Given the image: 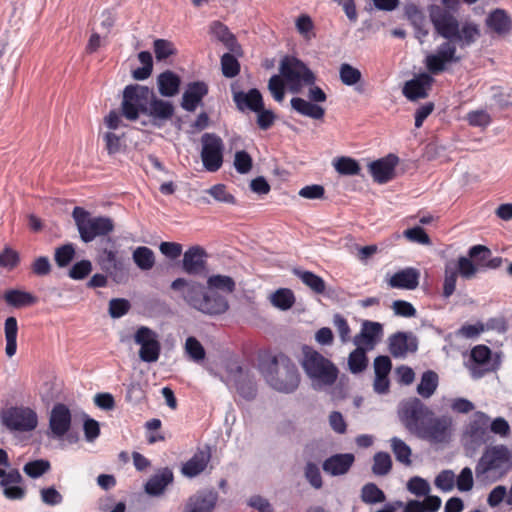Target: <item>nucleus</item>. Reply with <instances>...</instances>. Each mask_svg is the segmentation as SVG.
<instances>
[{"label": "nucleus", "instance_id": "1", "mask_svg": "<svg viewBox=\"0 0 512 512\" xmlns=\"http://www.w3.org/2000/svg\"><path fill=\"white\" fill-rule=\"evenodd\" d=\"M170 288L180 292L190 308L208 316H218L229 309L228 299L223 293H233L236 283L231 276L216 274L208 277L206 285L179 277L172 281Z\"/></svg>", "mask_w": 512, "mask_h": 512}, {"label": "nucleus", "instance_id": "2", "mask_svg": "<svg viewBox=\"0 0 512 512\" xmlns=\"http://www.w3.org/2000/svg\"><path fill=\"white\" fill-rule=\"evenodd\" d=\"M433 415V411L417 397L403 402L399 410V418L411 434L434 444L448 442L452 419Z\"/></svg>", "mask_w": 512, "mask_h": 512}, {"label": "nucleus", "instance_id": "3", "mask_svg": "<svg viewBox=\"0 0 512 512\" xmlns=\"http://www.w3.org/2000/svg\"><path fill=\"white\" fill-rule=\"evenodd\" d=\"M260 371L267 384L274 390L290 394L299 386L300 375L296 365L284 353L260 361Z\"/></svg>", "mask_w": 512, "mask_h": 512}, {"label": "nucleus", "instance_id": "4", "mask_svg": "<svg viewBox=\"0 0 512 512\" xmlns=\"http://www.w3.org/2000/svg\"><path fill=\"white\" fill-rule=\"evenodd\" d=\"M512 470V452L504 444L488 446L475 466V475L481 482H496Z\"/></svg>", "mask_w": 512, "mask_h": 512}, {"label": "nucleus", "instance_id": "5", "mask_svg": "<svg viewBox=\"0 0 512 512\" xmlns=\"http://www.w3.org/2000/svg\"><path fill=\"white\" fill-rule=\"evenodd\" d=\"M72 217L75 221L79 237L84 243H90L98 237L101 239L110 237L109 234L115 228L112 218L108 216H91L87 210L79 206L74 207Z\"/></svg>", "mask_w": 512, "mask_h": 512}, {"label": "nucleus", "instance_id": "6", "mask_svg": "<svg viewBox=\"0 0 512 512\" xmlns=\"http://www.w3.org/2000/svg\"><path fill=\"white\" fill-rule=\"evenodd\" d=\"M302 367L311 379L328 386L335 383L339 373L333 362L309 346L303 347Z\"/></svg>", "mask_w": 512, "mask_h": 512}, {"label": "nucleus", "instance_id": "7", "mask_svg": "<svg viewBox=\"0 0 512 512\" xmlns=\"http://www.w3.org/2000/svg\"><path fill=\"white\" fill-rule=\"evenodd\" d=\"M279 71L292 93H299L304 85L316 82L314 72L295 56L285 55L281 59Z\"/></svg>", "mask_w": 512, "mask_h": 512}, {"label": "nucleus", "instance_id": "8", "mask_svg": "<svg viewBox=\"0 0 512 512\" xmlns=\"http://www.w3.org/2000/svg\"><path fill=\"white\" fill-rule=\"evenodd\" d=\"M153 92L148 86L140 84L127 85L123 90L122 115L130 121L137 120L140 114L145 115Z\"/></svg>", "mask_w": 512, "mask_h": 512}, {"label": "nucleus", "instance_id": "9", "mask_svg": "<svg viewBox=\"0 0 512 512\" xmlns=\"http://www.w3.org/2000/svg\"><path fill=\"white\" fill-rule=\"evenodd\" d=\"M96 260L101 270L112 277L115 282L120 283L123 280L125 263L124 259L118 256L116 241L113 238L107 237L100 240Z\"/></svg>", "mask_w": 512, "mask_h": 512}, {"label": "nucleus", "instance_id": "10", "mask_svg": "<svg viewBox=\"0 0 512 512\" xmlns=\"http://www.w3.org/2000/svg\"><path fill=\"white\" fill-rule=\"evenodd\" d=\"M428 13L437 34L446 39V42L455 44V37L458 36L460 25L457 18L437 4L429 5Z\"/></svg>", "mask_w": 512, "mask_h": 512}, {"label": "nucleus", "instance_id": "11", "mask_svg": "<svg viewBox=\"0 0 512 512\" xmlns=\"http://www.w3.org/2000/svg\"><path fill=\"white\" fill-rule=\"evenodd\" d=\"M201 142V160L204 168L209 172L218 171L223 164L224 144L221 137L215 133H204Z\"/></svg>", "mask_w": 512, "mask_h": 512}, {"label": "nucleus", "instance_id": "12", "mask_svg": "<svg viewBox=\"0 0 512 512\" xmlns=\"http://www.w3.org/2000/svg\"><path fill=\"white\" fill-rule=\"evenodd\" d=\"M460 60L461 57L456 55V45L450 42H443L438 46L436 53L426 56L424 63L428 73L432 76L444 72L447 64L457 63Z\"/></svg>", "mask_w": 512, "mask_h": 512}, {"label": "nucleus", "instance_id": "13", "mask_svg": "<svg viewBox=\"0 0 512 512\" xmlns=\"http://www.w3.org/2000/svg\"><path fill=\"white\" fill-rule=\"evenodd\" d=\"M134 341L140 345L139 358L143 362L152 363L159 359L161 345L155 331L146 326L139 327L134 334Z\"/></svg>", "mask_w": 512, "mask_h": 512}, {"label": "nucleus", "instance_id": "14", "mask_svg": "<svg viewBox=\"0 0 512 512\" xmlns=\"http://www.w3.org/2000/svg\"><path fill=\"white\" fill-rule=\"evenodd\" d=\"M2 422L11 430L28 432L37 427L38 418L30 408L13 407L3 414Z\"/></svg>", "mask_w": 512, "mask_h": 512}, {"label": "nucleus", "instance_id": "15", "mask_svg": "<svg viewBox=\"0 0 512 512\" xmlns=\"http://www.w3.org/2000/svg\"><path fill=\"white\" fill-rule=\"evenodd\" d=\"M228 373L234 379L237 393L245 400L252 401L257 396V385L254 375L244 370L241 365L231 366Z\"/></svg>", "mask_w": 512, "mask_h": 512}, {"label": "nucleus", "instance_id": "16", "mask_svg": "<svg viewBox=\"0 0 512 512\" xmlns=\"http://www.w3.org/2000/svg\"><path fill=\"white\" fill-rule=\"evenodd\" d=\"M489 416L482 411H477L465 430L469 445L473 449L479 448L487 441V429Z\"/></svg>", "mask_w": 512, "mask_h": 512}, {"label": "nucleus", "instance_id": "17", "mask_svg": "<svg viewBox=\"0 0 512 512\" xmlns=\"http://www.w3.org/2000/svg\"><path fill=\"white\" fill-rule=\"evenodd\" d=\"M388 350L394 358L405 357L418 350V338L411 332L398 331L389 336Z\"/></svg>", "mask_w": 512, "mask_h": 512}, {"label": "nucleus", "instance_id": "18", "mask_svg": "<svg viewBox=\"0 0 512 512\" xmlns=\"http://www.w3.org/2000/svg\"><path fill=\"white\" fill-rule=\"evenodd\" d=\"M23 482V477L19 470L12 468L6 471L0 468V487L3 488L4 496L9 500H20L25 497V488L19 486Z\"/></svg>", "mask_w": 512, "mask_h": 512}, {"label": "nucleus", "instance_id": "19", "mask_svg": "<svg viewBox=\"0 0 512 512\" xmlns=\"http://www.w3.org/2000/svg\"><path fill=\"white\" fill-rule=\"evenodd\" d=\"M398 162V156L392 153L383 158L372 161L368 165V168L374 181L379 184H385L391 181L395 176V167Z\"/></svg>", "mask_w": 512, "mask_h": 512}, {"label": "nucleus", "instance_id": "20", "mask_svg": "<svg viewBox=\"0 0 512 512\" xmlns=\"http://www.w3.org/2000/svg\"><path fill=\"white\" fill-rule=\"evenodd\" d=\"M206 257L207 253L203 247L196 245L188 248L183 254V272L191 276L203 274L207 267Z\"/></svg>", "mask_w": 512, "mask_h": 512}, {"label": "nucleus", "instance_id": "21", "mask_svg": "<svg viewBox=\"0 0 512 512\" xmlns=\"http://www.w3.org/2000/svg\"><path fill=\"white\" fill-rule=\"evenodd\" d=\"M71 427V412L63 403H57L53 406L50 418L49 428L54 438H62Z\"/></svg>", "mask_w": 512, "mask_h": 512}, {"label": "nucleus", "instance_id": "22", "mask_svg": "<svg viewBox=\"0 0 512 512\" xmlns=\"http://www.w3.org/2000/svg\"><path fill=\"white\" fill-rule=\"evenodd\" d=\"M433 82L434 78L429 73H420L405 83L402 90L403 95L411 101L424 99L428 97Z\"/></svg>", "mask_w": 512, "mask_h": 512}, {"label": "nucleus", "instance_id": "23", "mask_svg": "<svg viewBox=\"0 0 512 512\" xmlns=\"http://www.w3.org/2000/svg\"><path fill=\"white\" fill-rule=\"evenodd\" d=\"M218 500V494L213 490H201L190 496L183 512H212Z\"/></svg>", "mask_w": 512, "mask_h": 512}, {"label": "nucleus", "instance_id": "24", "mask_svg": "<svg viewBox=\"0 0 512 512\" xmlns=\"http://www.w3.org/2000/svg\"><path fill=\"white\" fill-rule=\"evenodd\" d=\"M208 91L209 87L204 81L188 83L182 95L181 107L188 112H194L202 104V100L208 94Z\"/></svg>", "mask_w": 512, "mask_h": 512}, {"label": "nucleus", "instance_id": "25", "mask_svg": "<svg viewBox=\"0 0 512 512\" xmlns=\"http://www.w3.org/2000/svg\"><path fill=\"white\" fill-rule=\"evenodd\" d=\"M175 108L170 101L157 98L153 92L145 115L152 118V123L160 127L174 115Z\"/></svg>", "mask_w": 512, "mask_h": 512}, {"label": "nucleus", "instance_id": "26", "mask_svg": "<svg viewBox=\"0 0 512 512\" xmlns=\"http://www.w3.org/2000/svg\"><path fill=\"white\" fill-rule=\"evenodd\" d=\"M382 334L383 326L381 323L365 320L362 323L360 333L354 336L353 343L356 346L364 344L367 349H372L378 343Z\"/></svg>", "mask_w": 512, "mask_h": 512}, {"label": "nucleus", "instance_id": "27", "mask_svg": "<svg viewBox=\"0 0 512 512\" xmlns=\"http://www.w3.org/2000/svg\"><path fill=\"white\" fill-rule=\"evenodd\" d=\"M211 459V448L205 445L204 448L198 449L195 454L183 465V475L193 478L201 474L207 467Z\"/></svg>", "mask_w": 512, "mask_h": 512}, {"label": "nucleus", "instance_id": "28", "mask_svg": "<svg viewBox=\"0 0 512 512\" xmlns=\"http://www.w3.org/2000/svg\"><path fill=\"white\" fill-rule=\"evenodd\" d=\"M233 101L239 111L254 112L262 109L263 97L257 88H252L248 92L233 91Z\"/></svg>", "mask_w": 512, "mask_h": 512}, {"label": "nucleus", "instance_id": "29", "mask_svg": "<svg viewBox=\"0 0 512 512\" xmlns=\"http://www.w3.org/2000/svg\"><path fill=\"white\" fill-rule=\"evenodd\" d=\"M404 16L413 26L415 37L423 43V38L429 34L426 28V17L423 11L415 3H407L404 6Z\"/></svg>", "mask_w": 512, "mask_h": 512}, {"label": "nucleus", "instance_id": "30", "mask_svg": "<svg viewBox=\"0 0 512 512\" xmlns=\"http://www.w3.org/2000/svg\"><path fill=\"white\" fill-rule=\"evenodd\" d=\"M354 460L355 457L351 453L335 454L323 462L322 468L332 476L344 475L349 471Z\"/></svg>", "mask_w": 512, "mask_h": 512}, {"label": "nucleus", "instance_id": "31", "mask_svg": "<svg viewBox=\"0 0 512 512\" xmlns=\"http://www.w3.org/2000/svg\"><path fill=\"white\" fill-rule=\"evenodd\" d=\"M420 272L416 268H405L396 272L389 280L393 288L414 290L419 285Z\"/></svg>", "mask_w": 512, "mask_h": 512}, {"label": "nucleus", "instance_id": "32", "mask_svg": "<svg viewBox=\"0 0 512 512\" xmlns=\"http://www.w3.org/2000/svg\"><path fill=\"white\" fill-rule=\"evenodd\" d=\"M181 78L171 70H166L157 76L159 94L163 97H173L179 93Z\"/></svg>", "mask_w": 512, "mask_h": 512}, {"label": "nucleus", "instance_id": "33", "mask_svg": "<svg viewBox=\"0 0 512 512\" xmlns=\"http://www.w3.org/2000/svg\"><path fill=\"white\" fill-rule=\"evenodd\" d=\"M174 476L171 469L163 468L154 474L145 484V492L151 496L161 495L165 488L173 482Z\"/></svg>", "mask_w": 512, "mask_h": 512}, {"label": "nucleus", "instance_id": "34", "mask_svg": "<svg viewBox=\"0 0 512 512\" xmlns=\"http://www.w3.org/2000/svg\"><path fill=\"white\" fill-rule=\"evenodd\" d=\"M486 25L495 33L506 35L512 29V19L504 9L497 8L487 16Z\"/></svg>", "mask_w": 512, "mask_h": 512}, {"label": "nucleus", "instance_id": "35", "mask_svg": "<svg viewBox=\"0 0 512 512\" xmlns=\"http://www.w3.org/2000/svg\"><path fill=\"white\" fill-rule=\"evenodd\" d=\"M442 505L439 496H428L423 500L411 499L403 503V512H438Z\"/></svg>", "mask_w": 512, "mask_h": 512}, {"label": "nucleus", "instance_id": "36", "mask_svg": "<svg viewBox=\"0 0 512 512\" xmlns=\"http://www.w3.org/2000/svg\"><path fill=\"white\" fill-rule=\"evenodd\" d=\"M3 298L7 305L16 309L32 306L38 301V298L32 293L19 289L5 291Z\"/></svg>", "mask_w": 512, "mask_h": 512}, {"label": "nucleus", "instance_id": "37", "mask_svg": "<svg viewBox=\"0 0 512 512\" xmlns=\"http://www.w3.org/2000/svg\"><path fill=\"white\" fill-rule=\"evenodd\" d=\"M290 105L297 113L315 120H320L325 115V109L322 106L300 97H293Z\"/></svg>", "mask_w": 512, "mask_h": 512}, {"label": "nucleus", "instance_id": "38", "mask_svg": "<svg viewBox=\"0 0 512 512\" xmlns=\"http://www.w3.org/2000/svg\"><path fill=\"white\" fill-rule=\"evenodd\" d=\"M481 32L479 26L474 22H465L459 26L458 36L455 37V43L461 48L469 47L477 41Z\"/></svg>", "mask_w": 512, "mask_h": 512}, {"label": "nucleus", "instance_id": "39", "mask_svg": "<svg viewBox=\"0 0 512 512\" xmlns=\"http://www.w3.org/2000/svg\"><path fill=\"white\" fill-rule=\"evenodd\" d=\"M293 274L297 276L307 287H309L316 294H323L326 289V283L322 277L317 274L295 268Z\"/></svg>", "mask_w": 512, "mask_h": 512}, {"label": "nucleus", "instance_id": "40", "mask_svg": "<svg viewBox=\"0 0 512 512\" xmlns=\"http://www.w3.org/2000/svg\"><path fill=\"white\" fill-rule=\"evenodd\" d=\"M4 332L6 338L5 352L8 357H12L17 351L18 323L15 317L10 316L6 318L4 323Z\"/></svg>", "mask_w": 512, "mask_h": 512}, {"label": "nucleus", "instance_id": "41", "mask_svg": "<svg viewBox=\"0 0 512 512\" xmlns=\"http://www.w3.org/2000/svg\"><path fill=\"white\" fill-rule=\"evenodd\" d=\"M211 33L222 42L227 49L235 51L238 46L236 37L229 31L228 27L220 21L212 22L210 26Z\"/></svg>", "mask_w": 512, "mask_h": 512}, {"label": "nucleus", "instance_id": "42", "mask_svg": "<svg viewBox=\"0 0 512 512\" xmlns=\"http://www.w3.org/2000/svg\"><path fill=\"white\" fill-rule=\"evenodd\" d=\"M438 375L432 370L425 371L417 386V393L423 398L431 397L438 387Z\"/></svg>", "mask_w": 512, "mask_h": 512}, {"label": "nucleus", "instance_id": "43", "mask_svg": "<svg viewBox=\"0 0 512 512\" xmlns=\"http://www.w3.org/2000/svg\"><path fill=\"white\" fill-rule=\"evenodd\" d=\"M360 499L365 504L374 505L385 502L386 495L375 483L369 482L362 486Z\"/></svg>", "mask_w": 512, "mask_h": 512}, {"label": "nucleus", "instance_id": "44", "mask_svg": "<svg viewBox=\"0 0 512 512\" xmlns=\"http://www.w3.org/2000/svg\"><path fill=\"white\" fill-rule=\"evenodd\" d=\"M365 348L357 346L348 357V368L352 374L363 372L368 366V357Z\"/></svg>", "mask_w": 512, "mask_h": 512}, {"label": "nucleus", "instance_id": "45", "mask_svg": "<svg viewBox=\"0 0 512 512\" xmlns=\"http://www.w3.org/2000/svg\"><path fill=\"white\" fill-rule=\"evenodd\" d=\"M132 258L137 267L143 271L150 270L155 264L154 252L146 246L137 247L133 251Z\"/></svg>", "mask_w": 512, "mask_h": 512}, {"label": "nucleus", "instance_id": "46", "mask_svg": "<svg viewBox=\"0 0 512 512\" xmlns=\"http://www.w3.org/2000/svg\"><path fill=\"white\" fill-rule=\"evenodd\" d=\"M390 444L396 460L404 465H411L412 450L410 446L398 437H392L390 439Z\"/></svg>", "mask_w": 512, "mask_h": 512}, {"label": "nucleus", "instance_id": "47", "mask_svg": "<svg viewBox=\"0 0 512 512\" xmlns=\"http://www.w3.org/2000/svg\"><path fill=\"white\" fill-rule=\"evenodd\" d=\"M334 168L340 175L345 176L358 175L361 171L359 162L347 156L338 157L334 161Z\"/></svg>", "mask_w": 512, "mask_h": 512}, {"label": "nucleus", "instance_id": "48", "mask_svg": "<svg viewBox=\"0 0 512 512\" xmlns=\"http://www.w3.org/2000/svg\"><path fill=\"white\" fill-rule=\"evenodd\" d=\"M271 303L280 310H289L295 303L294 293L288 288H280L271 295Z\"/></svg>", "mask_w": 512, "mask_h": 512}, {"label": "nucleus", "instance_id": "49", "mask_svg": "<svg viewBox=\"0 0 512 512\" xmlns=\"http://www.w3.org/2000/svg\"><path fill=\"white\" fill-rule=\"evenodd\" d=\"M75 255V245L73 243H66L55 249L54 260L59 268H65L70 265Z\"/></svg>", "mask_w": 512, "mask_h": 512}, {"label": "nucleus", "instance_id": "50", "mask_svg": "<svg viewBox=\"0 0 512 512\" xmlns=\"http://www.w3.org/2000/svg\"><path fill=\"white\" fill-rule=\"evenodd\" d=\"M406 489L418 498L432 496L429 482L420 476L411 477L406 483Z\"/></svg>", "mask_w": 512, "mask_h": 512}, {"label": "nucleus", "instance_id": "51", "mask_svg": "<svg viewBox=\"0 0 512 512\" xmlns=\"http://www.w3.org/2000/svg\"><path fill=\"white\" fill-rule=\"evenodd\" d=\"M392 470V459L387 452H377L373 457L372 472L376 476H385Z\"/></svg>", "mask_w": 512, "mask_h": 512}, {"label": "nucleus", "instance_id": "52", "mask_svg": "<svg viewBox=\"0 0 512 512\" xmlns=\"http://www.w3.org/2000/svg\"><path fill=\"white\" fill-rule=\"evenodd\" d=\"M51 464L46 459H37L27 462L24 467V473L30 478L36 479L49 472Z\"/></svg>", "mask_w": 512, "mask_h": 512}, {"label": "nucleus", "instance_id": "53", "mask_svg": "<svg viewBox=\"0 0 512 512\" xmlns=\"http://www.w3.org/2000/svg\"><path fill=\"white\" fill-rule=\"evenodd\" d=\"M155 57L158 61L166 60L177 54L174 44L166 39H156L153 43Z\"/></svg>", "mask_w": 512, "mask_h": 512}, {"label": "nucleus", "instance_id": "54", "mask_svg": "<svg viewBox=\"0 0 512 512\" xmlns=\"http://www.w3.org/2000/svg\"><path fill=\"white\" fill-rule=\"evenodd\" d=\"M339 76L344 85L352 86L361 80L362 74L359 69L348 63H343L340 66Z\"/></svg>", "mask_w": 512, "mask_h": 512}, {"label": "nucleus", "instance_id": "55", "mask_svg": "<svg viewBox=\"0 0 512 512\" xmlns=\"http://www.w3.org/2000/svg\"><path fill=\"white\" fill-rule=\"evenodd\" d=\"M222 74L226 78H234L240 72V63L231 53H225L221 57Z\"/></svg>", "mask_w": 512, "mask_h": 512}, {"label": "nucleus", "instance_id": "56", "mask_svg": "<svg viewBox=\"0 0 512 512\" xmlns=\"http://www.w3.org/2000/svg\"><path fill=\"white\" fill-rule=\"evenodd\" d=\"M92 269L91 261L82 259L71 266L68 271V276L73 280H83L92 272Z\"/></svg>", "mask_w": 512, "mask_h": 512}, {"label": "nucleus", "instance_id": "57", "mask_svg": "<svg viewBox=\"0 0 512 512\" xmlns=\"http://www.w3.org/2000/svg\"><path fill=\"white\" fill-rule=\"evenodd\" d=\"M206 192L214 198V200L225 203V204H236V198L230 192L224 184H216L210 187Z\"/></svg>", "mask_w": 512, "mask_h": 512}, {"label": "nucleus", "instance_id": "58", "mask_svg": "<svg viewBox=\"0 0 512 512\" xmlns=\"http://www.w3.org/2000/svg\"><path fill=\"white\" fill-rule=\"evenodd\" d=\"M185 350L190 358L196 362L204 360L206 356L203 345L193 336H190L186 339Z\"/></svg>", "mask_w": 512, "mask_h": 512}, {"label": "nucleus", "instance_id": "59", "mask_svg": "<svg viewBox=\"0 0 512 512\" xmlns=\"http://www.w3.org/2000/svg\"><path fill=\"white\" fill-rule=\"evenodd\" d=\"M458 271L449 264L445 266V277L443 282V297L449 298L456 289Z\"/></svg>", "mask_w": 512, "mask_h": 512}, {"label": "nucleus", "instance_id": "60", "mask_svg": "<svg viewBox=\"0 0 512 512\" xmlns=\"http://www.w3.org/2000/svg\"><path fill=\"white\" fill-rule=\"evenodd\" d=\"M252 166L253 159L247 151L240 150L235 153L234 167L239 174H247L251 171Z\"/></svg>", "mask_w": 512, "mask_h": 512}, {"label": "nucleus", "instance_id": "61", "mask_svg": "<svg viewBox=\"0 0 512 512\" xmlns=\"http://www.w3.org/2000/svg\"><path fill=\"white\" fill-rule=\"evenodd\" d=\"M491 355L492 351L488 346L479 344L471 349L470 359L475 364L483 366L490 362Z\"/></svg>", "mask_w": 512, "mask_h": 512}, {"label": "nucleus", "instance_id": "62", "mask_svg": "<svg viewBox=\"0 0 512 512\" xmlns=\"http://www.w3.org/2000/svg\"><path fill=\"white\" fill-rule=\"evenodd\" d=\"M304 476L309 484L315 488L320 489L323 486L322 476L320 469L317 464L313 462H307L304 469Z\"/></svg>", "mask_w": 512, "mask_h": 512}, {"label": "nucleus", "instance_id": "63", "mask_svg": "<svg viewBox=\"0 0 512 512\" xmlns=\"http://www.w3.org/2000/svg\"><path fill=\"white\" fill-rule=\"evenodd\" d=\"M434 484L444 492L451 491L455 486V474L452 470H442L435 478Z\"/></svg>", "mask_w": 512, "mask_h": 512}, {"label": "nucleus", "instance_id": "64", "mask_svg": "<svg viewBox=\"0 0 512 512\" xmlns=\"http://www.w3.org/2000/svg\"><path fill=\"white\" fill-rule=\"evenodd\" d=\"M131 308V304L127 299L124 298H114L109 302V315L114 318H121Z\"/></svg>", "mask_w": 512, "mask_h": 512}]
</instances>
